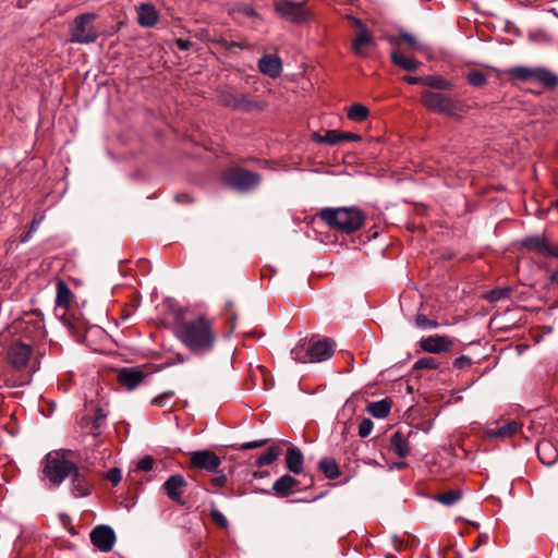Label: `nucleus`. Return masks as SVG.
Instances as JSON below:
<instances>
[{
	"label": "nucleus",
	"instance_id": "obj_50",
	"mask_svg": "<svg viewBox=\"0 0 558 558\" xmlns=\"http://www.w3.org/2000/svg\"><path fill=\"white\" fill-rule=\"evenodd\" d=\"M177 46H178V48H179V49H181V50H187V49L190 48V46H191V43H190V41H187V40H184V39L179 38V39L177 40Z\"/></svg>",
	"mask_w": 558,
	"mask_h": 558
},
{
	"label": "nucleus",
	"instance_id": "obj_41",
	"mask_svg": "<svg viewBox=\"0 0 558 558\" xmlns=\"http://www.w3.org/2000/svg\"><path fill=\"white\" fill-rule=\"evenodd\" d=\"M210 517L213 521L220 527H226L228 524V521L226 517L216 508H213L210 510Z\"/></svg>",
	"mask_w": 558,
	"mask_h": 558
},
{
	"label": "nucleus",
	"instance_id": "obj_37",
	"mask_svg": "<svg viewBox=\"0 0 558 558\" xmlns=\"http://www.w3.org/2000/svg\"><path fill=\"white\" fill-rule=\"evenodd\" d=\"M436 367V360L430 356L418 359L414 364V368L416 369H435Z\"/></svg>",
	"mask_w": 558,
	"mask_h": 558
},
{
	"label": "nucleus",
	"instance_id": "obj_24",
	"mask_svg": "<svg viewBox=\"0 0 558 558\" xmlns=\"http://www.w3.org/2000/svg\"><path fill=\"white\" fill-rule=\"evenodd\" d=\"M286 465L294 474H300L303 469V454L298 447H290L286 456Z\"/></svg>",
	"mask_w": 558,
	"mask_h": 558
},
{
	"label": "nucleus",
	"instance_id": "obj_3",
	"mask_svg": "<svg viewBox=\"0 0 558 558\" xmlns=\"http://www.w3.org/2000/svg\"><path fill=\"white\" fill-rule=\"evenodd\" d=\"M335 343L329 339L315 342L301 340L292 350L291 357L299 363L323 362L332 356Z\"/></svg>",
	"mask_w": 558,
	"mask_h": 558
},
{
	"label": "nucleus",
	"instance_id": "obj_10",
	"mask_svg": "<svg viewBox=\"0 0 558 558\" xmlns=\"http://www.w3.org/2000/svg\"><path fill=\"white\" fill-rule=\"evenodd\" d=\"M32 347L21 342L13 341L7 349V361L16 371L25 368L32 356Z\"/></svg>",
	"mask_w": 558,
	"mask_h": 558
},
{
	"label": "nucleus",
	"instance_id": "obj_21",
	"mask_svg": "<svg viewBox=\"0 0 558 558\" xmlns=\"http://www.w3.org/2000/svg\"><path fill=\"white\" fill-rule=\"evenodd\" d=\"M72 296L73 294L70 288L63 281H59L57 284L56 312L64 315L71 303Z\"/></svg>",
	"mask_w": 558,
	"mask_h": 558
},
{
	"label": "nucleus",
	"instance_id": "obj_15",
	"mask_svg": "<svg viewBox=\"0 0 558 558\" xmlns=\"http://www.w3.org/2000/svg\"><path fill=\"white\" fill-rule=\"evenodd\" d=\"M257 66L259 72L270 78L279 77L282 72V61L279 57L274 54H264L258 60Z\"/></svg>",
	"mask_w": 558,
	"mask_h": 558
},
{
	"label": "nucleus",
	"instance_id": "obj_12",
	"mask_svg": "<svg viewBox=\"0 0 558 558\" xmlns=\"http://www.w3.org/2000/svg\"><path fill=\"white\" fill-rule=\"evenodd\" d=\"M90 541L101 551H109L114 545L116 534L108 525H98L90 532Z\"/></svg>",
	"mask_w": 558,
	"mask_h": 558
},
{
	"label": "nucleus",
	"instance_id": "obj_53",
	"mask_svg": "<svg viewBox=\"0 0 558 558\" xmlns=\"http://www.w3.org/2000/svg\"><path fill=\"white\" fill-rule=\"evenodd\" d=\"M246 14H247V15H251V16H255V15H256V12H255V10H253V9H247V10H246Z\"/></svg>",
	"mask_w": 558,
	"mask_h": 558
},
{
	"label": "nucleus",
	"instance_id": "obj_46",
	"mask_svg": "<svg viewBox=\"0 0 558 558\" xmlns=\"http://www.w3.org/2000/svg\"><path fill=\"white\" fill-rule=\"evenodd\" d=\"M404 81L408 84H411V85L420 84V85H424L425 86L426 76H410V75H407V76H404Z\"/></svg>",
	"mask_w": 558,
	"mask_h": 558
},
{
	"label": "nucleus",
	"instance_id": "obj_17",
	"mask_svg": "<svg viewBox=\"0 0 558 558\" xmlns=\"http://www.w3.org/2000/svg\"><path fill=\"white\" fill-rule=\"evenodd\" d=\"M159 14L150 3H141L137 7V23L143 27H153L158 22Z\"/></svg>",
	"mask_w": 558,
	"mask_h": 558
},
{
	"label": "nucleus",
	"instance_id": "obj_22",
	"mask_svg": "<svg viewBox=\"0 0 558 558\" xmlns=\"http://www.w3.org/2000/svg\"><path fill=\"white\" fill-rule=\"evenodd\" d=\"M372 44V34L366 28H362L352 41V50L359 57H366L367 48Z\"/></svg>",
	"mask_w": 558,
	"mask_h": 558
},
{
	"label": "nucleus",
	"instance_id": "obj_5",
	"mask_svg": "<svg viewBox=\"0 0 558 558\" xmlns=\"http://www.w3.org/2000/svg\"><path fill=\"white\" fill-rule=\"evenodd\" d=\"M507 74L513 80L537 82L549 89L558 85V76L543 66H513L507 70Z\"/></svg>",
	"mask_w": 558,
	"mask_h": 558
},
{
	"label": "nucleus",
	"instance_id": "obj_18",
	"mask_svg": "<svg viewBox=\"0 0 558 558\" xmlns=\"http://www.w3.org/2000/svg\"><path fill=\"white\" fill-rule=\"evenodd\" d=\"M118 379L128 390H133L143 381L144 374L135 368H122L118 374Z\"/></svg>",
	"mask_w": 558,
	"mask_h": 558
},
{
	"label": "nucleus",
	"instance_id": "obj_14",
	"mask_svg": "<svg viewBox=\"0 0 558 558\" xmlns=\"http://www.w3.org/2000/svg\"><path fill=\"white\" fill-rule=\"evenodd\" d=\"M187 483L181 474L171 475L165 483L163 489L167 496L179 505H184L183 493Z\"/></svg>",
	"mask_w": 558,
	"mask_h": 558
},
{
	"label": "nucleus",
	"instance_id": "obj_11",
	"mask_svg": "<svg viewBox=\"0 0 558 558\" xmlns=\"http://www.w3.org/2000/svg\"><path fill=\"white\" fill-rule=\"evenodd\" d=\"M190 462L191 466L209 472L216 471L221 464L220 458L210 450H197L192 452Z\"/></svg>",
	"mask_w": 558,
	"mask_h": 558
},
{
	"label": "nucleus",
	"instance_id": "obj_39",
	"mask_svg": "<svg viewBox=\"0 0 558 558\" xmlns=\"http://www.w3.org/2000/svg\"><path fill=\"white\" fill-rule=\"evenodd\" d=\"M174 396V392L169 390L165 391L161 395L155 397L151 400V404L158 408H163L167 404V401L170 400Z\"/></svg>",
	"mask_w": 558,
	"mask_h": 558
},
{
	"label": "nucleus",
	"instance_id": "obj_19",
	"mask_svg": "<svg viewBox=\"0 0 558 558\" xmlns=\"http://www.w3.org/2000/svg\"><path fill=\"white\" fill-rule=\"evenodd\" d=\"M389 449L399 458H405L410 454V442L401 430H397L391 435Z\"/></svg>",
	"mask_w": 558,
	"mask_h": 558
},
{
	"label": "nucleus",
	"instance_id": "obj_25",
	"mask_svg": "<svg viewBox=\"0 0 558 558\" xmlns=\"http://www.w3.org/2000/svg\"><path fill=\"white\" fill-rule=\"evenodd\" d=\"M537 454L541 462L545 465H551L558 459V452L549 441H541L537 445Z\"/></svg>",
	"mask_w": 558,
	"mask_h": 558
},
{
	"label": "nucleus",
	"instance_id": "obj_29",
	"mask_svg": "<svg viewBox=\"0 0 558 558\" xmlns=\"http://www.w3.org/2000/svg\"><path fill=\"white\" fill-rule=\"evenodd\" d=\"M281 454V449L280 447L278 446H271L267 449L266 452L262 453L257 459H256V466L258 468H263V466H266V465H270L272 462H275L279 456Z\"/></svg>",
	"mask_w": 558,
	"mask_h": 558
},
{
	"label": "nucleus",
	"instance_id": "obj_23",
	"mask_svg": "<svg viewBox=\"0 0 558 558\" xmlns=\"http://www.w3.org/2000/svg\"><path fill=\"white\" fill-rule=\"evenodd\" d=\"M299 482L291 475H282L272 485V490L277 496L287 497L292 494Z\"/></svg>",
	"mask_w": 558,
	"mask_h": 558
},
{
	"label": "nucleus",
	"instance_id": "obj_20",
	"mask_svg": "<svg viewBox=\"0 0 558 558\" xmlns=\"http://www.w3.org/2000/svg\"><path fill=\"white\" fill-rule=\"evenodd\" d=\"M520 424L515 421H509L501 426L490 427L485 432L486 437L493 438H509L518 433Z\"/></svg>",
	"mask_w": 558,
	"mask_h": 558
},
{
	"label": "nucleus",
	"instance_id": "obj_43",
	"mask_svg": "<svg viewBox=\"0 0 558 558\" xmlns=\"http://www.w3.org/2000/svg\"><path fill=\"white\" fill-rule=\"evenodd\" d=\"M153 466H154V459L149 456L144 457L137 463V470L143 471V472L150 471L153 469Z\"/></svg>",
	"mask_w": 558,
	"mask_h": 558
},
{
	"label": "nucleus",
	"instance_id": "obj_54",
	"mask_svg": "<svg viewBox=\"0 0 558 558\" xmlns=\"http://www.w3.org/2000/svg\"><path fill=\"white\" fill-rule=\"evenodd\" d=\"M230 47H240V45H239V44H236V43H231V44H230Z\"/></svg>",
	"mask_w": 558,
	"mask_h": 558
},
{
	"label": "nucleus",
	"instance_id": "obj_28",
	"mask_svg": "<svg viewBox=\"0 0 558 558\" xmlns=\"http://www.w3.org/2000/svg\"><path fill=\"white\" fill-rule=\"evenodd\" d=\"M391 409V401L388 399H383L379 401H374L367 404L366 410L376 418L386 417Z\"/></svg>",
	"mask_w": 558,
	"mask_h": 558
},
{
	"label": "nucleus",
	"instance_id": "obj_4",
	"mask_svg": "<svg viewBox=\"0 0 558 558\" xmlns=\"http://www.w3.org/2000/svg\"><path fill=\"white\" fill-rule=\"evenodd\" d=\"M421 99L424 107L435 113L452 118H462L464 113L463 105L448 94L424 90Z\"/></svg>",
	"mask_w": 558,
	"mask_h": 558
},
{
	"label": "nucleus",
	"instance_id": "obj_40",
	"mask_svg": "<svg viewBox=\"0 0 558 558\" xmlns=\"http://www.w3.org/2000/svg\"><path fill=\"white\" fill-rule=\"evenodd\" d=\"M374 424L369 418H363L359 425V435L362 438L367 437L373 430Z\"/></svg>",
	"mask_w": 558,
	"mask_h": 558
},
{
	"label": "nucleus",
	"instance_id": "obj_49",
	"mask_svg": "<svg viewBox=\"0 0 558 558\" xmlns=\"http://www.w3.org/2000/svg\"><path fill=\"white\" fill-rule=\"evenodd\" d=\"M43 220H44V216H40L38 218L35 217L32 220L31 226H29L31 232H35L38 229V227H39V225L41 223Z\"/></svg>",
	"mask_w": 558,
	"mask_h": 558
},
{
	"label": "nucleus",
	"instance_id": "obj_8",
	"mask_svg": "<svg viewBox=\"0 0 558 558\" xmlns=\"http://www.w3.org/2000/svg\"><path fill=\"white\" fill-rule=\"evenodd\" d=\"M223 181L227 185L239 190L248 191L258 185L260 178L257 173L241 168L228 169L223 173Z\"/></svg>",
	"mask_w": 558,
	"mask_h": 558
},
{
	"label": "nucleus",
	"instance_id": "obj_7",
	"mask_svg": "<svg viewBox=\"0 0 558 558\" xmlns=\"http://www.w3.org/2000/svg\"><path fill=\"white\" fill-rule=\"evenodd\" d=\"M96 15L94 13H83L77 15L69 31V41L74 44H92L98 38L97 29L93 22Z\"/></svg>",
	"mask_w": 558,
	"mask_h": 558
},
{
	"label": "nucleus",
	"instance_id": "obj_1",
	"mask_svg": "<svg viewBox=\"0 0 558 558\" xmlns=\"http://www.w3.org/2000/svg\"><path fill=\"white\" fill-rule=\"evenodd\" d=\"M175 336L192 353L197 355L210 352L216 342L214 322L206 316H198L178 324Z\"/></svg>",
	"mask_w": 558,
	"mask_h": 558
},
{
	"label": "nucleus",
	"instance_id": "obj_36",
	"mask_svg": "<svg viewBox=\"0 0 558 558\" xmlns=\"http://www.w3.org/2000/svg\"><path fill=\"white\" fill-rule=\"evenodd\" d=\"M511 290L509 288L495 289L487 293L486 298L490 302H497L501 299H506L510 295Z\"/></svg>",
	"mask_w": 558,
	"mask_h": 558
},
{
	"label": "nucleus",
	"instance_id": "obj_47",
	"mask_svg": "<svg viewBox=\"0 0 558 558\" xmlns=\"http://www.w3.org/2000/svg\"><path fill=\"white\" fill-rule=\"evenodd\" d=\"M344 141L360 142L361 136L357 134L351 133V132H342L341 131V142H344Z\"/></svg>",
	"mask_w": 558,
	"mask_h": 558
},
{
	"label": "nucleus",
	"instance_id": "obj_52",
	"mask_svg": "<svg viewBox=\"0 0 558 558\" xmlns=\"http://www.w3.org/2000/svg\"><path fill=\"white\" fill-rule=\"evenodd\" d=\"M33 233H34V232H31V230H28V232H27V233L22 238V242H25V241H27L28 239H31V236H32V234H33Z\"/></svg>",
	"mask_w": 558,
	"mask_h": 558
},
{
	"label": "nucleus",
	"instance_id": "obj_48",
	"mask_svg": "<svg viewBox=\"0 0 558 558\" xmlns=\"http://www.w3.org/2000/svg\"><path fill=\"white\" fill-rule=\"evenodd\" d=\"M227 482V477L225 474L217 475L211 478V484L216 487H222Z\"/></svg>",
	"mask_w": 558,
	"mask_h": 558
},
{
	"label": "nucleus",
	"instance_id": "obj_51",
	"mask_svg": "<svg viewBox=\"0 0 558 558\" xmlns=\"http://www.w3.org/2000/svg\"><path fill=\"white\" fill-rule=\"evenodd\" d=\"M464 364H470V360L466 357H459V359H456V361H454V365H457L459 367L463 366Z\"/></svg>",
	"mask_w": 558,
	"mask_h": 558
},
{
	"label": "nucleus",
	"instance_id": "obj_31",
	"mask_svg": "<svg viewBox=\"0 0 558 558\" xmlns=\"http://www.w3.org/2000/svg\"><path fill=\"white\" fill-rule=\"evenodd\" d=\"M347 116L352 121L362 122L368 118L369 110L362 104H353L347 109Z\"/></svg>",
	"mask_w": 558,
	"mask_h": 558
},
{
	"label": "nucleus",
	"instance_id": "obj_32",
	"mask_svg": "<svg viewBox=\"0 0 558 558\" xmlns=\"http://www.w3.org/2000/svg\"><path fill=\"white\" fill-rule=\"evenodd\" d=\"M314 141L317 143H326L329 145H336L341 143V131L339 130H330L326 132L324 135L314 134Z\"/></svg>",
	"mask_w": 558,
	"mask_h": 558
},
{
	"label": "nucleus",
	"instance_id": "obj_26",
	"mask_svg": "<svg viewBox=\"0 0 558 558\" xmlns=\"http://www.w3.org/2000/svg\"><path fill=\"white\" fill-rule=\"evenodd\" d=\"M522 244L527 248L538 252L545 256L554 255L545 239L539 235L529 236L523 240Z\"/></svg>",
	"mask_w": 558,
	"mask_h": 558
},
{
	"label": "nucleus",
	"instance_id": "obj_13",
	"mask_svg": "<svg viewBox=\"0 0 558 558\" xmlns=\"http://www.w3.org/2000/svg\"><path fill=\"white\" fill-rule=\"evenodd\" d=\"M69 477L71 478V494L73 497L83 498L90 495L93 484L86 473L75 466Z\"/></svg>",
	"mask_w": 558,
	"mask_h": 558
},
{
	"label": "nucleus",
	"instance_id": "obj_34",
	"mask_svg": "<svg viewBox=\"0 0 558 558\" xmlns=\"http://www.w3.org/2000/svg\"><path fill=\"white\" fill-rule=\"evenodd\" d=\"M319 468L328 478H336L339 476V469L333 459H322L319 461Z\"/></svg>",
	"mask_w": 558,
	"mask_h": 558
},
{
	"label": "nucleus",
	"instance_id": "obj_35",
	"mask_svg": "<svg viewBox=\"0 0 558 558\" xmlns=\"http://www.w3.org/2000/svg\"><path fill=\"white\" fill-rule=\"evenodd\" d=\"M470 85L480 87L486 83V76L480 71H471L466 75Z\"/></svg>",
	"mask_w": 558,
	"mask_h": 558
},
{
	"label": "nucleus",
	"instance_id": "obj_6",
	"mask_svg": "<svg viewBox=\"0 0 558 558\" xmlns=\"http://www.w3.org/2000/svg\"><path fill=\"white\" fill-rule=\"evenodd\" d=\"M75 466L59 452H49L43 460V473L56 486L69 477Z\"/></svg>",
	"mask_w": 558,
	"mask_h": 558
},
{
	"label": "nucleus",
	"instance_id": "obj_2",
	"mask_svg": "<svg viewBox=\"0 0 558 558\" xmlns=\"http://www.w3.org/2000/svg\"><path fill=\"white\" fill-rule=\"evenodd\" d=\"M319 216L329 228L345 234L357 231L365 219L356 207L324 208Z\"/></svg>",
	"mask_w": 558,
	"mask_h": 558
},
{
	"label": "nucleus",
	"instance_id": "obj_42",
	"mask_svg": "<svg viewBox=\"0 0 558 558\" xmlns=\"http://www.w3.org/2000/svg\"><path fill=\"white\" fill-rule=\"evenodd\" d=\"M106 478L108 481H110L112 483V485H114V486L118 485L122 480V474H121L120 469H118V468L110 469L106 473Z\"/></svg>",
	"mask_w": 558,
	"mask_h": 558
},
{
	"label": "nucleus",
	"instance_id": "obj_30",
	"mask_svg": "<svg viewBox=\"0 0 558 558\" xmlns=\"http://www.w3.org/2000/svg\"><path fill=\"white\" fill-rule=\"evenodd\" d=\"M425 86L440 90H449L453 88L454 84L452 81L440 75H426Z\"/></svg>",
	"mask_w": 558,
	"mask_h": 558
},
{
	"label": "nucleus",
	"instance_id": "obj_27",
	"mask_svg": "<svg viewBox=\"0 0 558 558\" xmlns=\"http://www.w3.org/2000/svg\"><path fill=\"white\" fill-rule=\"evenodd\" d=\"M391 61L402 68L403 70L405 71H415L420 68L421 65V62L413 59V58H410V57H407L403 52H401L400 50H393L391 52Z\"/></svg>",
	"mask_w": 558,
	"mask_h": 558
},
{
	"label": "nucleus",
	"instance_id": "obj_44",
	"mask_svg": "<svg viewBox=\"0 0 558 558\" xmlns=\"http://www.w3.org/2000/svg\"><path fill=\"white\" fill-rule=\"evenodd\" d=\"M266 442H267L266 439L255 440V441H247V442L242 444L240 446V449L241 450L255 449V448H259V447L266 445Z\"/></svg>",
	"mask_w": 558,
	"mask_h": 558
},
{
	"label": "nucleus",
	"instance_id": "obj_38",
	"mask_svg": "<svg viewBox=\"0 0 558 558\" xmlns=\"http://www.w3.org/2000/svg\"><path fill=\"white\" fill-rule=\"evenodd\" d=\"M416 326L421 329H433L438 327V323L428 319L425 315H417L415 319Z\"/></svg>",
	"mask_w": 558,
	"mask_h": 558
},
{
	"label": "nucleus",
	"instance_id": "obj_16",
	"mask_svg": "<svg viewBox=\"0 0 558 558\" xmlns=\"http://www.w3.org/2000/svg\"><path fill=\"white\" fill-rule=\"evenodd\" d=\"M451 341L445 336H430L421 340V348L428 353H440L447 351Z\"/></svg>",
	"mask_w": 558,
	"mask_h": 558
},
{
	"label": "nucleus",
	"instance_id": "obj_33",
	"mask_svg": "<svg viewBox=\"0 0 558 558\" xmlns=\"http://www.w3.org/2000/svg\"><path fill=\"white\" fill-rule=\"evenodd\" d=\"M462 497V493L458 489H451L438 494L435 499L445 506H452L459 501Z\"/></svg>",
	"mask_w": 558,
	"mask_h": 558
},
{
	"label": "nucleus",
	"instance_id": "obj_45",
	"mask_svg": "<svg viewBox=\"0 0 558 558\" xmlns=\"http://www.w3.org/2000/svg\"><path fill=\"white\" fill-rule=\"evenodd\" d=\"M400 39L407 44H409L412 48L418 50L421 49V46L416 41L415 37L410 34H401Z\"/></svg>",
	"mask_w": 558,
	"mask_h": 558
},
{
	"label": "nucleus",
	"instance_id": "obj_9",
	"mask_svg": "<svg viewBox=\"0 0 558 558\" xmlns=\"http://www.w3.org/2000/svg\"><path fill=\"white\" fill-rule=\"evenodd\" d=\"M275 12L283 20L292 23H304L310 19V11L304 2H293L290 0H280L274 4Z\"/></svg>",
	"mask_w": 558,
	"mask_h": 558
}]
</instances>
